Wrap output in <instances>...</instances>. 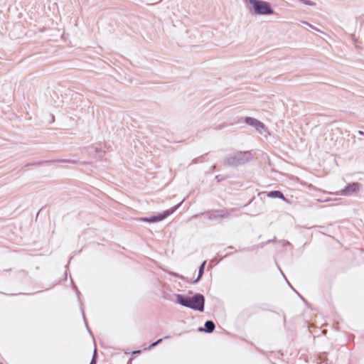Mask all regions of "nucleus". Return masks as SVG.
I'll list each match as a JSON object with an SVG mask.
<instances>
[{
  "mask_svg": "<svg viewBox=\"0 0 364 364\" xmlns=\"http://www.w3.org/2000/svg\"><path fill=\"white\" fill-rule=\"evenodd\" d=\"M176 302L183 306L200 312L204 311L205 296L202 294L197 293L191 297L177 294H176Z\"/></svg>",
  "mask_w": 364,
  "mask_h": 364,
  "instance_id": "nucleus-1",
  "label": "nucleus"
},
{
  "mask_svg": "<svg viewBox=\"0 0 364 364\" xmlns=\"http://www.w3.org/2000/svg\"><path fill=\"white\" fill-rule=\"evenodd\" d=\"M245 2L252 5V14L255 15L269 16L274 14V9L268 1L263 0H245Z\"/></svg>",
  "mask_w": 364,
  "mask_h": 364,
  "instance_id": "nucleus-2",
  "label": "nucleus"
},
{
  "mask_svg": "<svg viewBox=\"0 0 364 364\" xmlns=\"http://www.w3.org/2000/svg\"><path fill=\"white\" fill-rule=\"evenodd\" d=\"M252 159L250 151H238L225 159L224 164L229 166H238L242 165Z\"/></svg>",
  "mask_w": 364,
  "mask_h": 364,
  "instance_id": "nucleus-3",
  "label": "nucleus"
},
{
  "mask_svg": "<svg viewBox=\"0 0 364 364\" xmlns=\"http://www.w3.org/2000/svg\"><path fill=\"white\" fill-rule=\"evenodd\" d=\"M181 203L178 204L177 205L174 206L173 208L166 210L164 211L161 213H159L156 215H153L151 217H144V218H140L138 219L139 221H144V222H148V223H156L161 221L166 218L168 216H169L171 214L174 213L178 207L181 205Z\"/></svg>",
  "mask_w": 364,
  "mask_h": 364,
  "instance_id": "nucleus-4",
  "label": "nucleus"
},
{
  "mask_svg": "<svg viewBox=\"0 0 364 364\" xmlns=\"http://www.w3.org/2000/svg\"><path fill=\"white\" fill-rule=\"evenodd\" d=\"M233 208L228 210H214L205 212L204 214L210 220L230 218L232 216Z\"/></svg>",
  "mask_w": 364,
  "mask_h": 364,
  "instance_id": "nucleus-5",
  "label": "nucleus"
},
{
  "mask_svg": "<svg viewBox=\"0 0 364 364\" xmlns=\"http://www.w3.org/2000/svg\"><path fill=\"white\" fill-rule=\"evenodd\" d=\"M245 122L255 128V129L259 132L260 134L263 133V131H265V125L262 122L259 121L258 119L250 117H246L245 118Z\"/></svg>",
  "mask_w": 364,
  "mask_h": 364,
  "instance_id": "nucleus-6",
  "label": "nucleus"
},
{
  "mask_svg": "<svg viewBox=\"0 0 364 364\" xmlns=\"http://www.w3.org/2000/svg\"><path fill=\"white\" fill-rule=\"evenodd\" d=\"M360 187L361 184L358 182L349 183L342 190V194L345 196H350L358 192Z\"/></svg>",
  "mask_w": 364,
  "mask_h": 364,
  "instance_id": "nucleus-7",
  "label": "nucleus"
},
{
  "mask_svg": "<svg viewBox=\"0 0 364 364\" xmlns=\"http://www.w3.org/2000/svg\"><path fill=\"white\" fill-rule=\"evenodd\" d=\"M215 328V325L213 321H206L204 325V328H200L199 331H205L206 333H212Z\"/></svg>",
  "mask_w": 364,
  "mask_h": 364,
  "instance_id": "nucleus-8",
  "label": "nucleus"
},
{
  "mask_svg": "<svg viewBox=\"0 0 364 364\" xmlns=\"http://www.w3.org/2000/svg\"><path fill=\"white\" fill-rule=\"evenodd\" d=\"M268 197L273 198H280L284 201H287V198L284 197V194L279 191H272L268 193Z\"/></svg>",
  "mask_w": 364,
  "mask_h": 364,
  "instance_id": "nucleus-9",
  "label": "nucleus"
},
{
  "mask_svg": "<svg viewBox=\"0 0 364 364\" xmlns=\"http://www.w3.org/2000/svg\"><path fill=\"white\" fill-rule=\"evenodd\" d=\"M205 264H206V261H203L202 262V264L200 265L199 269H198V277L193 282V283H197L200 279V278L202 277V276L204 273Z\"/></svg>",
  "mask_w": 364,
  "mask_h": 364,
  "instance_id": "nucleus-10",
  "label": "nucleus"
},
{
  "mask_svg": "<svg viewBox=\"0 0 364 364\" xmlns=\"http://www.w3.org/2000/svg\"><path fill=\"white\" fill-rule=\"evenodd\" d=\"M100 152H102V149L98 146H92V147L90 148V149H89L90 155H92L95 157V154H98Z\"/></svg>",
  "mask_w": 364,
  "mask_h": 364,
  "instance_id": "nucleus-11",
  "label": "nucleus"
},
{
  "mask_svg": "<svg viewBox=\"0 0 364 364\" xmlns=\"http://www.w3.org/2000/svg\"><path fill=\"white\" fill-rule=\"evenodd\" d=\"M162 341H163L162 338L158 339L156 341L152 343L148 348H145L144 350H150V349L156 347V346L160 344L162 342Z\"/></svg>",
  "mask_w": 364,
  "mask_h": 364,
  "instance_id": "nucleus-12",
  "label": "nucleus"
},
{
  "mask_svg": "<svg viewBox=\"0 0 364 364\" xmlns=\"http://www.w3.org/2000/svg\"><path fill=\"white\" fill-rule=\"evenodd\" d=\"M97 361H96V355H95V352L94 353V355L92 357V359L90 362V364H96Z\"/></svg>",
  "mask_w": 364,
  "mask_h": 364,
  "instance_id": "nucleus-13",
  "label": "nucleus"
},
{
  "mask_svg": "<svg viewBox=\"0 0 364 364\" xmlns=\"http://www.w3.org/2000/svg\"><path fill=\"white\" fill-rule=\"evenodd\" d=\"M215 179L217 180V181L220 182L223 179V178H222L220 175H218L215 176Z\"/></svg>",
  "mask_w": 364,
  "mask_h": 364,
  "instance_id": "nucleus-14",
  "label": "nucleus"
},
{
  "mask_svg": "<svg viewBox=\"0 0 364 364\" xmlns=\"http://www.w3.org/2000/svg\"><path fill=\"white\" fill-rule=\"evenodd\" d=\"M259 246H253L250 248H245L244 250H255L257 247H258Z\"/></svg>",
  "mask_w": 364,
  "mask_h": 364,
  "instance_id": "nucleus-15",
  "label": "nucleus"
},
{
  "mask_svg": "<svg viewBox=\"0 0 364 364\" xmlns=\"http://www.w3.org/2000/svg\"><path fill=\"white\" fill-rule=\"evenodd\" d=\"M61 161L64 163H75V161L72 160H62Z\"/></svg>",
  "mask_w": 364,
  "mask_h": 364,
  "instance_id": "nucleus-16",
  "label": "nucleus"
},
{
  "mask_svg": "<svg viewBox=\"0 0 364 364\" xmlns=\"http://www.w3.org/2000/svg\"><path fill=\"white\" fill-rule=\"evenodd\" d=\"M304 23L309 26L311 28H314V29H316L312 25H311L310 23H309L308 22H306V21H304L303 22Z\"/></svg>",
  "mask_w": 364,
  "mask_h": 364,
  "instance_id": "nucleus-17",
  "label": "nucleus"
},
{
  "mask_svg": "<svg viewBox=\"0 0 364 364\" xmlns=\"http://www.w3.org/2000/svg\"><path fill=\"white\" fill-rule=\"evenodd\" d=\"M173 276H175V277H181V279H183V277H182V276H179V275H178V274H177V273H173Z\"/></svg>",
  "mask_w": 364,
  "mask_h": 364,
  "instance_id": "nucleus-18",
  "label": "nucleus"
},
{
  "mask_svg": "<svg viewBox=\"0 0 364 364\" xmlns=\"http://www.w3.org/2000/svg\"><path fill=\"white\" fill-rule=\"evenodd\" d=\"M141 353V350H135L133 352V354H139Z\"/></svg>",
  "mask_w": 364,
  "mask_h": 364,
  "instance_id": "nucleus-19",
  "label": "nucleus"
},
{
  "mask_svg": "<svg viewBox=\"0 0 364 364\" xmlns=\"http://www.w3.org/2000/svg\"><path fill=\"white\" fill-rule=\"evenodd\" d=\"M358 134H360V135H363V136H364V132H363V131H360H360H358Z\"/></svg>",
  "mask_w": 364,
  "mask_h": 364,
  "instance_id": "nucleus-20",
  "label": "nucleus"
},
{
  "mask_svg": "<svg viewBox=\"0 0 364 364\" xmlns=\"http://www.w3.org/2000/svg\"><path fill=\"white\" fill-rule=\"evenodd\" d=\"M169 338H170V336H166L164 337V339H168Z\"/></svg>",
  "mask_w": 364,
  "mask_h": 364,
  "instance_id": "nucleus-21",
  "label": "nucleus"
}]
</instances>
